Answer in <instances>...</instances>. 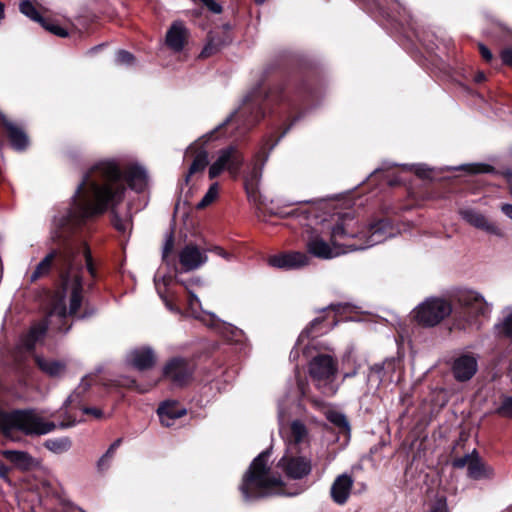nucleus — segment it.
Returning a JSON list of instances; mask_svg holds the SVG:
<instances>
[{
	"instance_id": "obj_12",
	"label": "nucleus",
	"mask_w": 512,
	"mask_h": 512,
	"mask_svg": "<svg viewBox=\"0 0 512 512\" xmlns=\"http://www.w3.org/2000/svg\"><path fill=\"white\" fill-rule=\"evenodd\" d=\"M194 370L195 366L192 361L182 357H174L164 366L163 375L174 385L183 387L192 380Z\"/></svg>"
},
{
	"instance_id": "obj_20",
	"label": "nucleus",
	"mask_w": 512,
	"mask_h": 512,
	"mask_svg": "<svg viewBox=\"0 0 512 512\" xmlns=\"http://www.w3.org/2000/svg\"><path fill=\"white\" fill-rule=\"evenodd\" d=\"M206 260V254L193 244L186 245L179 253V263L184 272L199 268Z\"/></svg>"
},
{
	"instance_id": "obj_53",
	"label": "nucleus",
	"mask_w": 512,
	"mask_h": 512,
	"mask_svg": "<svg viewBox=\"0 0 512 512\" xmlns=\"http://www.w3.org/2000/svg\"><path fill=\"white\" fill-rule=\"evenodd\" d=\"M96 309L94 307L89 306L88 304H85L84 309L82 312H78V314L75 316L78 319H87L95 315Z\"/></svg>"
},
{
	"instance_id": "obj_2",
	"label": "nucleus",
	"mask_w": 512,
	"mask_h": 512,
	"mask_svg": "<svg viewBox=\"0 0 512 512\" xmlns=\"http://www.w3.org/2000/svg\"><path fill=\"white\" fill-rule=\"evenodd\" d=\"M120 180V166L115 161L99 162L84 173L73 195L74 208L68 213L70 221L82 225L110 210L113 227L124 232L125 225L116 210L126 193Z\"/></svg>"
},
{
	"instance_id": "obj_17",
	"label": "nucleus",
	"mask_w": 512,
	"mask_h": 512,
	"mask_svg": "<svg viewBox=\"0 0 512 512\" xmlns=\"http://www.w3.org/2000/svg\"><path fill=\"white\" fill-rule=\"evenodd\" d=\"M286 476L291 479H302L310 474L312 465L305 456L284 455L278 462Z\"/></svg>"
},
{
	"instance_id": "obj_9",
	"label": "nucleus",
	"mask_w": 512,
	"mask_h": 512,
	"mask_svg": "<svg viewBox=\"0 0 512 512\" xmlns=\"http://www.w3.org/2000/svg\"><path fill=\"white\" fill-rule=\"evenodd\" d=\"M296 120V117L293 118V121L285 128L280 137L275 141H272L271 138L267 139L260 151L256 154V163L252 169L243 177L244 189L249 201H252L253 203L260 202L261 195L259 191V182L262 174L261 166L264 165L265 161L267 160L269 152L276 146L279 139L288 132V130L293 125V122Z\"/></svg>"
},
{
	"instance_id": "obj_60",
	"label": "nucleus",
	"mask_w": 512,
	"mask_h": 512,
	"mask_svg": "<svg viewBox=\"0 0 512 512\" xmlns=\"http://www.w3.org/2000/svg\"><path fill=\"white\" fill-rule=\"evenodd\" d=\"M75 423H76L75 419H72V420H70V421H68V422H61V423L59 424V427H60L61 429H65V428H68V427H72V426H74V425H75Z\"/></svg>"
},
{
	"instance_id": "obj_62",
	"label": "nucleus",
	"mask_w": 512,
	"mask_h": 512,
	"mask_svg": "<svg viewBox=\"0 0 512 512\" xmlns=\"http://www.w3.org/2000/svg\"><path fill=\"white\" fill-rule=\"evenodd\" d=\"M5 5L3 2L0 1V21L4 18L5 16Z\"/></svg>"
},
{
	"instance_id": "obj_23",
	"label": "nucleus",
	"mask_w": 512,
	"mask_h": 512,
	"mask_svg": "<svg viewBox=\"0 0 512 512\" xmlns=\"http://www.w3.org/2000/svg\"><path fill=\"white\" fill-rule=\"evenodd\" d=\"M452 371L456 380L468 381L477 371V361L471 355H462L454 360Z\"/></svg>"
},
{
	"instance_id": "obj_43",
	"label": "nucleus",
	"mask_w": 512,
	"mask_h": 512,
	"mask_svg": "<svg viewBox=\"0 0 512 512\" xmlns=\"http://www.w3.org/2000/svg\"><path fill=\"white\" fill-rule=\"evenodd\" d=\"M307 435V429H306V426L296 420L294 422H292L291 424V436L295 442V444H299L300 442L303 441V439L306 437Z\"/></svg>"
},
{
	"instance_id": "obj_4",
	"label": "nucleus",
	"mask_w": 512,
	"mask_h": 512,
	"mask_svg": "<svg viewBox=\"0 0 512 512\" xmlns=\"http://www.w3.org/2000/svg\"><path fill=\"white\" fill-rule=\"evenodd\" d=\"M393 235V222L390 218H378L367 226L360 225L353 214L344 213L331 230L334 247L348 250H362L383 242Z\"/></svg>"
},
{
	"instance_id": "obj_35",
	"label": "nucleus",
	"mask_w": 512,
	"mask_h": 512,
	"mask_svg": "<svg viewBox=\"0 0 512 512\" xmlns=\"http://www.w3.org/2000/svg\"><path fill=\"white\" fill-rule=\"evenodd\" d=\"M48 330V325L46 322H37L34 323L28 332L27 338L31 345H34L37 341L43 338Z\"/></svg>"
},
{
	"instance_id": "obj_63",
	"label": "nucleus",
	"mask_w": 512,
	"mask_h": 512,
	"mask_svg": "<svg viewBox=\"0 0 512 512\" xmlns=\"http://www.w3.org/2000/svg\"><path fill=\"white\" fill-rule=\"evenodd\" d=\"M104 45L101 44V45H97V46H94L92 47L90 50H89V53H96L97 51H99Z\"/></svg>"
},
{
	"instance_id": "obj_45",
	"label": "nucleus",
	"mask_w": 512,
	"mask_h": 512,
	"mask_svg": "<svg viewBox=\"0 0 512 512\" xmlns=\"http://www.w3.org/2000/svg\"><path fill=\"white\" fill-rule=\"evenodd\" d=\"M122 443V438L116 439L108 448L106 453L100 458L98 461V466L102 467L108 463V461L113 457L115 451L119 448Z\"/></svg>"
},
{
	"instance_id": "obj_18",
	"label": "nucleus",
	"mask_w": 512,
	"mask_h": 512,
	"mask_svg": "<svg viewBox=\"0 0 512 512\" xmlns=\"http://www.w3.org/2000/svg\"><path fill=\"white\" fill-rule=\"evenodd\" d=\"M0 126L5 130L6 137L13 150L23 152L29 147V137L20 126L14 124L5 116L0 118Z\"/></svg>"
},
{
	"instance_id": "obj_55",
	"label": "nucleus",
	"mask_w": 512,
	"mask_h": 512,
	"mask_svg": "<svg viewBox=\"0 0 512 512\" xmlns=\"http://www.w3.org/2000/svg\"><path fill=\"white\" fill-rule=\"evenodd\" d=\"M415 174L422 179H427L430 178L431 170L426 167H418Z\"/></svg>"
},
{
	"instance_id": "obj_42",
	"label": "nucleus",
	"mask_w": 512,
	"mask_h": 512,
	"mask_svg": "<svg viewBox=\"0 0 512 512\" xmlns=\"http://www.w3.org/2000/svg\"><path fill=\"white\" fill-rule=\"evenodd\" d=\"M428 512H450L447 497L445 495H436L429 504Z\"/></svg>"
},
{
	"instance_id": "obj_1",
	"label": "nucleus",
	"mask_w": 512,
	"mask_h": 512,
	"mask_svg": "<svg viewBox=\"0 0 512 512\" xmlns=\"http://www.w3.org/2000/svg\"><path fill=\"white\" fill-rule=\"evenodd\" d=\"M313 85L306 72L283 71L268 67L259 82L248 92L242 106L219 124L209 135L208 140L223 134L226 127L234 121L246 129L257 125L268 113L290 116L300 113L313 98Z\"/></svg>"
},
{
	"instance_id": "obj_34",
	"label": "nucleus",
	"mask_w": 512,
	"mask_h": 512,
	"mask_svg": "<svg viewBox=\"0 0 512 512\" xmlns=\"http://www.w3.org/2000/svg\"><path fill=\"white\" fill-rule=\"evenodd\" d=\"M44 447L54 453H63L70 449L71 441L68 437L48 439L44 443Z\"/></svg>"
},
{
	"instance_id": "obj_31",
	"label": "nucleus",
	"mask_w": 512,
	"mask_h": 512,
	"mask_svg": "<svg viewBox=\"0 0 512 512\" xmlns=\"http://www.w3.org/2000/svg\"><path fill=\"white\" fill-rule=\"evenodd\" d=\"M2 454L7 461L20 470H31L35 466V460L28 452L4 450Z\"/></svg>"
},
{
	"instance_id": "obj_58",
	"label": "nucleus",
	"mask_w": 512,
	"mask_h": 512,
	"mask_svg": "<svg viewBox=\"0 0 512 512\" xmlns=\"http://www.w3.org/2000/svg\"><path fill=\"white\" fill-rule=\"evenodd\" d=\"M486 81V74L483 71H478L474 76V82L477 84Z\"/></svg>"
},
{
	"instance_id": "obj_47",
	"label": "nucleus",
	"mask_w": 512,
	"mask_h": 512,
	"mask_svg": "<svg viewBox=\"0 0 512 512\" xmlns=\"http://www.w3.org/2000/svg\"><path fill=\"white\" fill-rule=\"evenodd\" d=\"M176 283L183 285L185 287V289L187 290V294H188L187 302H188V306L190 309H194L196 305L200 304V301H199L197 295L188 289V287L186 286V284L183 280L176 279Z\"/></svg>"
},
{
	"instance_id": "obj_48",
	"label": "nucleus",
	"mask_w": 512,
	"mask_h": 512,
	"mask_svg": "<svg viewBox=\"0 0 512 512\" xmlns=\"http://www.w3.org/2000/svg\"><path fill=\"white\" fill-rule=\"evenodd\" d=\"M478 50L482 57V59L489 64H492V62L495 60L493 53L491 50L484 44L479 43L478 44Z\"/></svg>"
},
{
	"instance_id": "obj_64",
	"label": "nucleus",
	"mask_w": 512,
	"mask_h": 512,
	"mask_svg": "<svg viewBox=\"0 0 512 512\" xmlns=\"http://www.w3.org/2000/svg\"><path fill=\"white\" fill-rule=\"evenodd\" d=\"M297 354H298V350H297V348L295 347V348L291 351V353H290V357H292L293 355H294V357H296V355H297Z\"/></svg>"
},
{
	"instance_id": "obj_56",
	"label": "nucleus",
	"mask_w": 512,
	"mask_h": 512,
	"mask_svg": "<svg viewBox=\"0 0 512 512\" xmlns=\"http://www.w3.org/2000/svg\"><path fill=\"white\" fill-rule=\"evenodd\" d=\"M231 30H232V25L229 23H225L222 25L220 30H215L214 32L217 34H220V35H226L228 37H232Z\"/></svg>"
},
{
	"instance_id": "obj_6",
	"label": "nucleus",
	"mask_w": 512,
	"mask_h": 512,
	"mask_svg": "<svg viewBox=\"0 0 512 512\" xmlns=\"http://www.w3.org/2000/svg\"><path fill=\"white\" fill-rule=\"evenodd\" d=\"M82 267L71 274V263L59 271V284L54 293L52 312L64 319L68 315L76 316L82 307L84 296V280Z\"/></svg>"
},
{
	"instance_id": "obj_22",
	"label": "nucleus",
	"mask_w": 512,
	"mask_h": 512,
	"mask_svg": "<svg viewBox=\"0 0 512 512\" xmlns=\"http://www.w3.org/2000/svg\"><path fill=\"white\" fill-rule=\"evenodd\" d=\"M353 479L348 474H341L336 477L330 489L332 500L338 505H344L350 496Z\"/></svg>"
},
{
	"instance_id": "obj_44",
	"label": "nucleus",
	"mask_w": 512,
	"mask_h": 512,
	"mask_svg": "<svg viewBox=\"0 0 512 512\" xmlns=\"http://www.w3.org/2000/svg\"><path fill=\"white\" fill-rule=\"evenodd\" d=\"M496 414L512 419V396H507L502 400L501 405L496 409Z\"/></svg>"
},
{
	"instance_id": "obj_10",
	"label": "nucleus",
	"mask_w": 512,
	"mask_h": 512,
	"mask_svg": "<svg viewBox=\"0 0 512 512\" xmlns=\"http://www.w3.org/2000/svg\"><path fill=\"white\" fill-rule=\"evenodd\" d=\"M346 308H348V305L341 303L330 304L328 307L323 308L321 312L325 314L310 322L299 335L297 345H300L304 339H315L333 328L338 322L336 319L337 314H342Z\"/></svg>"
},
{
	"instance_id": "obj_30",
	"label": "nucleus",
	"mask_w": 512,
	"mask_h": 512,
	"mask_svg": "<svg viewBox=\"0 0 512 512\" xmlns=\"http://www.w3.org/2000/svg\"><path fill=\"white\" fill-rule=\"evenodd\" d=\"M306 249L309 254L320 259H331L335 256L330 245L318 235L309 238Z\"/></svg>"
},
{
	"instance_id": "obj_33",
	"label": "nucleus",
	"mask_w": 512,
	"mask_h": 512,
	"mask_svg": "<svg viewBox=\"0 0 512 512\" xmlns=\"http://www.w3.org/2000/svg\"><path fill=\"white\" fill-rule=\"evenodd\" d=\"M327 419L330 423L336 426L339 429V433L344 434L346 436L350 435V424L347 417L337 411H332L328 414Z\"/></svg>"
},
{
	"instance_id": "obj_11",
	"label": "nucleus",
	"mask_w": 512,
	"mask_h": 512,
	"mask_svg": "<svg viewBox=\"0 0 512 512\" xmlns=\"http://www.w3.org/2000/svg\"><path fill=\"white\" fill-rule=\"evenodd\" d=\"M455 469H462L467 466V476L472 480L491 479L494 475L493 469L480 457L476 449L472 453L452 460Z\"/></svg>"
},
{
	"instance_id": "obj_7",
	"label": "nucleus",
	"mask_w": 512,
	"mask_h": 512,
	"mask_svg": "<svg viewBox=\"0 0 512 512\" xmlns=\"http://www.w3.org/2000/svg\"><path fill=\"white\" fill-rule=\"evenodd\" d=\"M0 427L5 437L12 438L16 432L29 436L44 435L54 431L57 425L52 421H45L33 410H14L2 416Z\"/></svg>"
},
{
	"instance_id": "obj_50",
	"label": "nucleus",
	"mask_w": 512,
	"mask_h": 512,
	"mask_svg": "<svg viewBox=\"0 0 512 512\" xmlns=\"http://www.w3.org/2000/svg\"><path fill=\"white\" fill-rule=\"evenodd\" d=\"M500 58L503 65L512 68V47L503 48L500 51Z\"/></svg>"
},
{
	"instance_id": "obj_14",
	"label": "nucleus",
	"mask_w": 512,
	"mask_h": 512,
	"mask_svg": "<svg viewBox=\"0 0 512 512\" xmlns=\"http://www.w3.org/2000/svg\"><path fill=\"white\" fill-rule=\"evenodd\" d=\"M390 11H386L387 21L396 29L402 31L404 34H407L408 37H411L408 33L411 34L421 43H424V40L416 27V23L413 20L410 13L404 6L400 4H395L394 8H389Z\"/></svg>"
},
{
	"instance_id": "obj_39",
	"label": "nucleus",
	"mask_w": 512,
	"mask_h": 512,
	"mask_svg": "<svg viewBox=\"0 0 512 512\" xmlns=\"http://www.w3.org/2000/svg\"><path fill=\"white\" fill-rule=\"evenodd\" d=\"M218 191H219V184L217 182H214L213 184H211L208 191L206 192V194L203 196L201 201L197 204V209H199V210L205 209L210 204H212L218 196Z\"/></svg>"
},
{
	"instance_id": "obj_61",
	"label": "nucleus",
	"mask_w": 512,
	"mask_h": 512,
	"mask_svg": "<svg viewBox=\"0 0 512 512\" xmlns=\"http://www.w3.org/2000/svg\"><path fill=\"white\" fill-rule=\"evenodd\" d=\"M90 384L85 381V378L82 379V383L78 389H82L81 393L85 392L89 388ZM75 394L79 395L80 392H75Z\"/></svg>"
},
{
	"instance_id": "obj_52",
	"label": "nucleus",
	"mask_w": 512,
	"mask_h": 512,
	"mask_svg": "<svg viewBox=\"0 0 512 512\" xmlns=\"http://www.w3.org/2000/svg\"><path fill=\"white\" fill-rule=\"evenodd\" d=\"M118 385L122 386V387H127L129 389L137 390L140 393H144L147 391L145 389H140L139 385L137 384L136 380H134V379H129V378L123 379L122 381H119Z\"/></svg>"
},
{
	"instance_id": "obj_49",
	"label": "nucleus",
	"mask_w": 512,
	"mask_h": 512,
	"mask_svg": "<svg viewBox=\"0 0 512 512\" xmlns=\"http://www.w3.org/2000/svg\"><path fill=\"white\" fill-rule=\"evenodd\" d=\"M203 6H205L210 12L214 14H220L223 11V7L215 0H199Z\"/></svg>"
},
{
	"instance_id": "obj_27",
	"label": "nucleus",
	"mask_w": 512,
	"mask_h": 512,
	"mask_svg": "<svg viewBox=\"0 0 512 512\" xmlns=\"http://www.w3.org/2000/svg\"><path fill=\"white\" fill-rule=\"evenodd\" d=\"M156 362L153 350L149 347L136 349L131 353V363L139 371L151 369Z\"/></svg>"
},
{
	"instance_id": "obj_24",
	"label": "nucleus",
	"mask_w": 512,
	"mask_h": 512,
	"mask_svg": "<svg viewBox=\"0 0 512 512\" xmlns=\"http://www.w3.org/2000/svg\"><path fill=\"white\" fill-rule=\"evenodd\" d=\"M185 408L179 406L176 401H165L157 409L160 422L165 427H171L174 421L186 415Z\"/></svg>"
},
{
	"instance_id": "obj_32",
	"label": "nucleus",
	"mask_w": 512,
	"mask_h": 512,
	"mask_svg": "<svg viewBox=\"0 0 512 512\" xmlns=\"http://www.w3.org/2000/svg\"><path fill=\"white\" fill-rule=\"evenodd\" d=\"M36 365L43 373L51 378L61 377L66 371V365L62 361L36 357Z\"/></svg>"
},
{
	"instance_id": "obj_41",
	"label": "nucleus",
	"mask_w": 512,
	"mask_h": 512,
	"mask_svg": "<svg viewBox=\"0 0 512 512\" xmlns=\"http://www.w3.org/2000/svg\"><path fill=\"white\" fill-rule=\"evenodd\" d=\"M462 170L467 171L471 174H484V173H495V167L490 164L476 163L467 164L462 167Z\"/></svg>"
},
{
	"instance_id": "obj_59",
	"label": "nucleus",
	"mask_w": 512,
	"mask_h": 512,
	"mask_svg": "<svg viewBox=\"0 0 512 512\" xmlns=\"http://www.w3.org/2000/svg\"><path fill=\"white\" fill-rule=\"evenodd\" d=\"M9 473V468L3 464L0 463V477H6Z\"/></svg>"
},
{
	"instance_id": "obj_46",
	"label": "nucleus",
	"mask_w": 512,
	"mask_h": 512,
	"mask_svg": "<svg viewBox=\"0 0 512 512\" xmlns=\"http://www.w3.org/2000/svg\"><path fill=\"white\" fill-rule=\"evenodd\" d=\"M135 56L127 50H119L116 54V63L119 65L131 66L135 62Z\"/></svg>"
},
{
	"instance_id": "obj_19",
	"label": "nucleus",
	"mask_w": 512,
	"mask_h": 512,
	"mask_svg": "<svg viewBox=\"0 0 512 512\" xmlns=\"http://www.w3.org/2000/svg\"><path fill=\"white\" fill-rule=\"evenodd\" d=\"M309 263L308 256L299 251L284 252L272 255L268 258V264L271 267L291 270L303 267Z\"/></svg>"
},
{
	"instance_id": "obj_25",
	"label": "nucleus",
	"mask_w": 512,
	"mask_h": 512,
	"mask_svg": "<svg viewBox=\"0 0 512 512\" xmlns=\"http://www.w3.org/2000/svg\"><path fill=\"white\" fill-rule=\"evenodd\" d=\"M460 215L467 223L477 229L483 230L489 234H501L500 229L496 225L489 223L483 214L473 209L461 210Z\"/></svg>"
},
{
	"instance_id": "obj_57",
	"label": "nucleus",
	"mask_w": 512,
	"mask_h": 512,
	"mask_svg": "<svg viewBox=\"0 0 512 512\" xmlns=\"http://www.w3.org/2000/svg\"><path fill=\"white\" fill-rule=\"evenodd\" d=\"M501 210L507 217L512 219V204H503Z\"/></svg>"
},
{
	"instance_id": "obj_8",
	"label": "nucleus",
	"mask_w": 512,
	"mask_h": 512,
	"mask_svg": "<svg viewBox=\"0 0 512 512\" xmlns=\"http://www.w3.org/2000/svg\"><path fill=\"white\" fill-rule=\"evenodd\" d=\"M245 164V156L238 145H227L217 152L215 161L210 165L208 177L210 180L218 178L223 172L236 180L239 178Z\"/></svg>"
},
{
	"instance_id": "obj_5",
	"label": "nucleus",
	"mask_w": 512,
	"mask_h": 512,
	"mask_svg": "<svg viewBox=\"0 0 512 512\" xmlns=\"http://www.w3.org/2000/svg\"><path fill=\"white\" fill-rule=\"evenodd\" d=\"M271 451H262L250 463L242 476L239 491L244 502L258 501L274 495H283L285 484L269 466Z\"/></svg>"
},
{
	"instance_id": "obj_37",
	"label": "nucleus",
	"mask_w": 512,
	"mask_h": 512,
	"mask_svg": "<svg viewBox=\"0 0 512 512\" xmlns=\"http://www.w3.org/2000/svg\"><path fill=\"white\" fill-rule=\"evenodd\" d=\"M46 31L59 36V37H67L68 31L60 26L58 22L52 18L43 17V21L39 23Z\"/></svg>"
},
{
	"instance_id": "obj_36",
	"label": "nucleus",
	"mask_w": 512,
	"mask_h": 512,
	"mask_svg": "<svg viewBox=\"0 0 512 512\" xmlns=\"http://www.w3.org/2000/svg\"><path fill=\"white\" fill-rule=\"evenodd\" d=\"M19 10L22 14L30 18L31 20L40 23L43 21V16L40 14V12L36 9L34 4L29 0H23L19 4Z\"/></svg>"
},
{
	"instance_id": "obj_26",
	"label": "nucleus",
	"mask_w": 512,
	"mask_h": 512,
	"mask_svg": "<svg viewBox=\"0 0 512 512\" xmlns=\"http://www.w3.org/2000/svg\"><path fill=\"white\" fill-rule=\"evenodd\" d=\"M231 42L232 37L220 35L215 33L214 31H210L207 34V42L203 47L199 57L202 59L209 58L220 52L224 47L228 46Z\"/></svg>"
},
{
	"instance_id": "obj_51",
	"label": "nucleus",
	"mask_w": 512,
	"mask_h": 512,
	"mask_svg": "<svg viewBox=\"0 0 512 512\" xmlns=\"http://www.w3.org/2000/svg\"><path fill=\"white\" fill-rule=\"evenodd\" d=\"M501 332L505 337L512 340V312L505 318Z\"/></svg>"
},
{
	"instance_id": "obj_38",
	"label": "nucleus",
	"mask_w": 512,
	"mask_h": 512,
	"mask_svg": "<svg viewBox=\"0 0 512 512\" xmlns=\"http://www.w3.org/2000/svg\"><path fill=\"white\" fill-rule=\"evenodd\" d=\"M83 256L85 259L86 270L93 280L98 279V270L91 249L87 243L83 246Z\"/></svg>"
},
{
	"instance_id": "obj_40",
	"label": "nucleus",
	"mask_w": 512,
	"mask_h": 512,
	"mask_svg": "<svg viewBox=\"0 0 512 512\" xmlns=\"http://www.w3.org/2000/svg\"><path fill=\"white\" fill-rule=\"evenodd\" d=\"M174 249V235L171 232L165 240L163 251H162V261L167 265L173 264L175 271L177 272V266L174 259H170V254Z\"/></svg>"
},
{
	"instance_id": "obj_21",
	"label": "nucleus",
	"mask_w": 512,
	"mask_h": 512,
	"mask_svg": "<svg viewBox=\"0 0 512 512\" xmlns=\"http://www.w3.org/2000/svg\"><path fill=\"white\" fill-rule=\"evenodd\" d=\"M189 32L180 21L173 22L166 32L165 43L175 52H181L188 42Z\"/></svg>"
},
{
	"instance_id": "obj_28",
	"label": "nucleus",
	"mask_w": 512,
	"mask_h": 512,
	"mask_svg": "<svg viewBox=\"0 0 512 512\" xmlns=\"http://www.w3.org/2000/svg\"><path fill=\"white\" fill-rule=\"evenodd\" d=\"M188 151H194L195 157L185 176V183L188 184L192 175L203 172L209 164V153L203 147L195 148L191 145Z\"/></svg>"
},
{
	"instance_id": "obj_16",
	"label": "nucleus",
	"mask_w": 512,
	"mask_h": 512,
	"mask_svg": "<svg viewBox=\"0 0 512 512\" xmlns=\"http://www.w3.org/2000/svg\"><path fill=\"white\" fill-rule=\"evenodd\" d=\"M337 369V361L328 354H318L309 363V374L318 381L333 378Z\"/></svg>"
},
{
	"instance_id": "obj_54",
	"label": "nucleus",
	"mask_w": 512,
	"mask_h": 512,
	"mask_svg": "<svg viewBox=\"0 0 512 512\" xmlns=\"http://www.w3.org/2000/svg\"><path fill=\"white\" fill-rule=\"evenodd\" d=\"M83 413L86 415H92L97 419H101L103 417V411L96 407H85L83 408Z\"/></svg>"
},
{
	"instance_id": "obj_15",
	"label": "nucleus",
	"mask_w": 512,
	"mask_h": 512,
	"mask_svg": "<svg viewBox=\"0 0 512 512\" xmlns=\"http://www.w3.org/2000/svg\"><path fill=\"white\" fill-rule=\"evenodd\" d=\"M121 170L120 182L127 188L142 193L148 185V174L144 167L137 163L128 164L124 170Z\"/></svg>"
},
{
	"instance_id": "obj_29",
	"label": "nucleus",
	"mask_w": 512,
	"mask_h": 512,
	"mask_svg": "<svg viewBox=\"0 0 512 512\" xmlns=\"http://www.w3.org/2000/svg\"><path fill=\"white\" fill-rule=\"evenodd\" d=\"M396 369V363L393 358L386 359L381 363H375L369 367L368 378L378 382H383L391 378Z\"/></svg>"
},
{
	"instance_id": "obj_13",
	"label": "nucleus",
	"mask_w": 512,
	"mask_h": 512,
	"mask_svg": "<svg viewBox=\"0 0 512 512\" xmlns=\"http://www.w3.org/2000/svg\"><path fill=\"white\" fill-rule=\"evenodd\" d=\"M69 262L71 268L73 267L72 259L67 258L60 254L57 249H52L35 267L34 271L30 275V282L35 283L39 279L47 277L51 274L53 269H57L58 272L61 269L68 267Z\"/></svg>"
},
{
	"instance_id": "obj_3",
	"label": "nucleus",
	"mask_w": 512,
	"mask_h": 512,
	"mask_svg": "<svg viewBox=\"0 0 512 512\" xmlns=\"http://www.w3.org/2000/svg\"><path fill=\"white\" fill-rule=\"evenodd\" d=\"M490 312L484 297L473 290H459L447 297H430L413 311V318L424 328L435 327L450 317V331L465 330L479 316Z\"/></svg>"
}]
</instances>
